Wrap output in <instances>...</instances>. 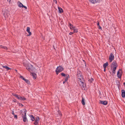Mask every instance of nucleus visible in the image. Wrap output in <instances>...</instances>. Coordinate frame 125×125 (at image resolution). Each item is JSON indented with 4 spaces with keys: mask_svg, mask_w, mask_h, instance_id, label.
<instances>
[{
    "mask_svg": "<svg viewBox=\"0 0 125 125\" xmlns=\"http://www.w3.org/2000/svg\"><path fill=\"white\" fill-rule=\"evenodd\" d=\"M84 101V99L83 98V97H82V104L83 105H84L85 104V103Z\"/></svg>",
    "mask_w": 125,
    "mask_h": 125,
    "instance_id": "6ab92c4d",
    "label": "nucleus"
},
{
    "mask_svg": "<svg viewBox=\"0 0 125 125\" xmlns=\"http://www.w3.org/2000/svg\"><path fill=\"white\" fill-rule=\"evenodd\" d=\"M83 78L78 79V83L79 85L81 86H83Z\"/></svg>",
    "mask_w": 125,
    "mask_h": 125,
    "instance_id": "0eeeda50",
    "label": "nucleus"
},
{
    "mask_svg": "<svg viewBox=\"0 0 125 125\" xmlns=\"http://www.w3.org/2000/svg\"><path fill=\"white\" fill-rule=\"evenodd\" d=\"M20 104L19 105H21L22 106H23V105L21 104Z\"/></svg>",
    "mask_w": 125,
    "mask_h": 125,
    "instance_id": "37998d69",
    "label": "nucleus"
},
{
    "mask_svg": "<svg viewBox=\"0 0 125 125\" xmlns=\"http://www.w3.org/2000/svg\"><path fill=\"white\" fill-rule=\"evenodd\" d=\"M90 2H93V1H94V0H89Z\"/></svg>",
    "mask_w": 125,
    "mask_h": 125,
    "instance_id": "ea45409f",
    "label": "nucleus"
},
{
    "mask_svg": "<svg viewBox=\"0 0 125 125\" xmlns=\"http://www.w3.org/2000/svg\"><path fill=\"white\" fill-rule=\"evenodd\" d=\"M23 112H24V111H22L21 112V114L22 115V116L23 115H24V114L23 113Z\"/></svg>",
    "mask_w": 125,
    "mask_h": 125,
    "instance_id": "c9c22d12",
    "label": "nucleus"
},
{
    "mask_svg": "<svg viewBox=\"0 0 125 125\" xmlns=\"http://www.w3.org/2000/svg\"><path fill=\"white\" fill-rule=\"evenodd\" d=\"M124 85L125 86V82L124 83Z\"/></svg>",
    "mask_w": 125,
    "mask_h": 125,
    "instance_id": "de8ad7c7",
    "label": "nucleus"
},
{
    "mask_svg": "<svg viewBox=\"0 0 125 125\" xmlns=\"http://www.w3.org/2000/svg\"><path fill=\"white\" fill-rule=\"evenodd\" d=\"M63 70V68L61 66H59L57 67L56 70V74H58V73L62 72Z\"/></svg>",
    "mask_w": 125,
    "mask_h": 125,
    "instance_id": "20e7f679",
    "label": "nucleus"
},
{
    "mask_svg": "<svg viewBox=\"0 0 125 125\" xmlns=\"http://www.w3.org/2000/svg\"><path fill=\"white\" fill-rule=\"evenodd\" d=\"M30 117L31 118V119L32 121H33L35 120V119L34 118V117L33 116V115H30Z\"/></svg>",
    "mask_w": 125,
    "mask_h": 125,
    "instance_id": "4be33fe9",
    "label": "nucleus"
},
{
    "mask_svg": "<svg viewBox=\"0 0 125 125\" xmlns=\"http://www.w3.org/2000/svg\"><path fill=\"white\" fill-rule=\"evenodd\" d=\"M13 95L15 96V97H16V98H17L18 96V95L17 94H15L14 95Z\"/></svg>",
    "mask_w": 125,
    "mask_h": 125,
    "instance_id": "72a5a7b5",
    "label": "nucleus"
},
{
    "mask_svg": "<svg viewBox=\"0 0 125 125\" xmlns=\"http://www.w3.org/2000/svg\"><path fill=\"white\" fill-rule=\"evenodd\" d=\"M114 59V56L112 53H111L109 56V61L110 62H111Z\"/></svg>",
    "mask_w": 125,
    "mask_h": 125,
    "instance_id": "423d86ee",
    "label": "nucleus"
},
{
    "mask_svg": "<svg viewBox=\"0 0 125 125\" xmlns=\"http://www.w3.org/2000/svg\"><path fill=\"white\" fill-rule=\"evenodd\" d=\"M32 74L33 78L34 79H35L36 77V74L34 73H32Z\"/></svg>",
    "mask_w": 125,
    "mask_h": 125,
    "instance_id": "f3484780",
    "label": "nucleus"
},
{
    "mask_svg": "<svg viewBox=\"0 0 125 125\" xmlns=\"http://www.w3.org/2000/svg\"><path fill=\"white\" fill-rule=\"evenodd\" d=\"M39 119L40 118L39 117H36V119L35 120V122L34 123V124L35 125H37Z\"/></svg>",
    "mask_w": 125,
    "mask_h": 125,
    "instance_id": "1a4fd4ad",
    "label": "nucleus"
},
{
    "mask_svg": "<svg viewBox=\"0 0 125 125\" xmlns=\"http://www.w3.org/2000/svg\"><path fill=\"white\" fill-rule=\"evenodd\" d=\"M0 46L1 48H3L5 50H7V47L6 46H4L2 45H0Z\"/></svg>",
    "mask_w": 125,
    "mask_h": 125,
    "instance_id": "aec40b11",
    "label": "nucleus"
},
{
    "mask_svg": "<svg viewBox=\"0 0 125 125\" xmlns=\"http://www.w3.org/2000/svg\"><path fill=\"white\" fill-rule=\"evenodd\" d=\"M7 0L9 2H10L11 0Z\"/></svg>",
    "mask_w": 125,
    "mask_h": 125,
    "instance_id": "a19ab883",
    "label": "nucleus"
},
{
    "mask_svg": "<svg viewBox=\"0 0 125 125\" xmlns=\"http://www.w3.org/2000/svg\"><path fill=\"white\" fill-rule=\"evenodd\" d=\"M98 27L99 29L102 30V27L100 26H98Z\"/></svg>",
    "mask_w": 125,
    "mask_h": 125,
    "instance_id": "473e14b6",
    "label": "nucleus"
},
{
    "mask_svg": "<svg viewBox=\"0 0 125 125\" xmlns=\"http://www.w3.org/2000/svg\"><path fill=\"white\" fill-rule=\"evenodd\" d=\"M73 31L74 33H76L78 31L77 29H73Z\"/></svg>",
    "mask_w": 125,
    "mask_h": 125,
    "instance_id": "393cba45",
    "label": "nucleus"
},
{
    "mask_svg": "<svg viewBox=\"0 0 125 125\" xmlns=\"http://www.w3.org/2000/svg\"><path fill=\"white\" fill-rule=\"evenodd\" d=\"M73 32H70V34L71 35V34H73Z\"/></svg>",
    "mask_w": 125,
    "mask_h": 125,
    "instance_id": "58836bf2",
    "label": "nucleus"
},
{
    "mask_svg": "<svg viewBox=\"0 0 125 125\" xmlns=\"http://www.w3.org/2000/svg\"><path fill=\"white\" fill-rule=\"evenodd\" d=\"M120 70H121L120 69V70H119V71H120Z\"/></svg>",
    "mask_w": 125,
    "mask_h": 125,
    "instance_id": "8fccbe9b",
    "label": "nucleus"
},
{
    "mask_svg": "<svg viewBox=\"0 0 125 125\" xmlns=\"http://www.w3.org/2000/svg\"><path fill=\"white\" fill-rule=\"evenodd\" d=\"M76 75L78 79L83 78V77L81 72L79 70H78Z\"/></svg>",
    "mask_w": 125,
    "mask_h": 125,
    "instance_id": "7ed1b4c3",
    "label": "nucleus"
},
{
    "mask_svg": "<svg viewBox=\"0 0 125 125\" xmlns=\"http://www.w3.org/2000/svg\"><path fill=\"white\" fill-rule=\"evenodd\" d=\"M93 81V79L91 78V79L89 80V81L90 83H92Z\"/></svg>",
    "mask_w": 125,
    "mask_h": 125,
    "instance_id": "c85d7f7f",
    "label": "nucleus"
},
{
    "mask_svg": "<svg viewBox=\"0 0 125 125\" xmlns=\"http://www.w3.org/2000/svg\"><path fill=\"white\" fill-rule=\"evenodd\" d=\"M69 25L70 26V27L71 29H72V28H71V27H72V28H74V27H73V25L72 24H71L70 23H69Z\"/></svg>",
    "mask_w": 125,
    "mask_h": 125,
    "instance_id": "5701e85b",
    "label": "nucleus"
},
{
    "mask_svg": "<svg viewBox=\"0 0 125 125\" xmlns=\"http://www.w3.org/2000/svg\"><path fill=\"white\" fill-rule=\"evenodd\" d=\"M53 1L55 2V3L56 4L57 3V1L56 0H53Z\"/></svg>",
    "mask_w": 125,
    "mask_h": 125,
    "instance_id": "4c0bfd02",
    "label": "nucleus"
},
{
    "mask_svg": "<svg viewBox=\"0 0 125 125\" xmlns=\"http://www.w3.org/2000/svg\"><path fill=\"white\" fill-rule=\"evenodd\" d=\"M120 73L119 71H118L117 73V77L119 78H120L121 77V74H120Z\"/></svg>",
    "mask_w": 125,
    "mask_h": 125,
    "instance_id": "dca6fc26",
    "label": "nucleus"
},
{
    "mask_svg": "<svg viewBox=\"0 0 125 125\" xmlns=\"http://www.w3.org/2000/svg\"><path fill=\"white\" fill-rule=\"evenodd\" d=\"M106 68H104V72H105V71H106Z\"/></svg>",
    "mask_w": 125,
    "mask_h": 125,
    "instance_id": "c03bdc74",
    "label": "nucleus"
},
{
    "mask_svg": "<svg viewBox=\"0 0 125 125\" xmlns=\"http://www.w3.org/2000/svg\"><path fill=\"white\" fill-rule=\"evenodd\" d=\"M58 8L59 10V13H61L63 12V10L60 7H58Z\"/></svg>",
    "mask_w": 125,
    "mask_h": 125,
    "instance_id": "f8f14e48",
    "label": "nucleus"
},
{
    "mask_svg": "<svg viewBox=\"0 0 125 125\" xmlns=\"http://www.w3.org/2000/svg\"><path fill=\"white\" fill-rule=\"evenodd\" d=\"M13 101L14 102H16V100H13Z\"/></svg>",
    "mask_w": 125,
    "mask_h": 125,
    "instance_id": "a18cd8bd",
    "label": "nucleus"
},
{
    "mask_svg": "<svg viewBox=\"0 0 125 125\" xmlns=\"http://www.w3.org/2000/svg\"><path fill=\"white\" fill-rule=\"evenodd\" d=\"M3 15L4 16L5 18H7L8 15H7L6 14L4 13L3 14Z\"/></svg>",
    "mask_w": 125,
    "mask_h": 125,
    "instance_id": "a878e982",
    "label": "nucleus"
},
{
    "mask_svg": "<svg viewBox=\"0 0 125 125\" xmlns=\"http://www.w3.org/2000/svg\"><path fill=\"white\" fill-rule=\"evenodd\" d=\"M14 117L15 118H16V119H17V115H14Z\"/></svg>",
    "mask_w": 125,
    "mask_h": 125,
    "instance_id": "2f4dec72",
    "label": "nucleus"
},
{
    "mask_svg": "<svg viewBox=\"0 0 125 125\" xmlns=\"http://www.w3.org/2000/svg\"><path fill=\"white\" fill-rule=\"evenodd\" d=\"M108 65V63L107 62H106V63H104L103 65V67L104 68H106V66H107Z\"/></svg>",
    "mask_w": 125,
    "mask_h": 125,
    "instance_id": "a211bd4d",
    "label": "nucleus"
},
{
    "mask_svg": "<svg viewBox=\"0 0 125 125\" xmlns=\"http://www.w3.org/2000/svg\"><path fill=\"white\" fill-rule=\"evenodd\" d=\"M97 22H98V23L97 24V25L98 26H100L99 22L98 21Z\"/></svg>",
    "mask_w": 125,
    "mask_h": 125,
    "instance_id": "e433bc0d",
    "label": "nucleus"
},
{
    "mask_svg": "<svg viewBox=\"0 0 125 125\" xmlns=\"http://www.w3.org/2000/svg\"><path fill=\"white\" fill-rule=\"evenodd\" d=\"M58 113L59 114V115L60 116H61L62 115L60 113V111H59L58 112Z\"/></svg>",
    "mask_w": 125,
    "mask_h": 125,
    "instance_id": "7c9ffc66",
    "label": "nucleus"
},
{
    "mask_svg": "<svg viewBox=\"0 0 125 125\" xmlns=\"http://www.w3.org/2000/svg\"><path fill=\"white\" fill-rule=\"evenodd\" d=\"M3 67L4 68H5L6 69L7 71H8V70H10L11 69V68H9L7 66H3Z\"/></svg>",
    "mask_w": 125,
    "mask_h": 125,
    "instance_id": "2eb2a0df",
    "label": "nucleus"
},
{
    "mask_svg": "<svg viewBox=\"0 0 125 125\" xmlns=\"http://www.w3.org/2000/svg\"><path fill=\"white\" fill-rule=\"evenodd\" d=\"M66 82H65V81L63 82V83H64Z\"/></svg>",
    "mask_w": 125,
    "mask_h": 125,
    "instance_id": "49530a36",
    "label": "nucleus"
},
{
    "mask_svg": "<svg viewBox=\"0 0 125 125\" xmlns=\"http://www.w3.org/2000/svg\"><path fill=\"white\" fill-rule=\"evenodd\" d=\"M12 114L13 115H15V114L14 113V111H12Z\"/></svg>",
    "mask_w": 125,
    "mask_h": 125,
    "instance_id": "79ce46f5",
    "label": "nucleus"
},
{
    "mask_svg": "<svg viewBox=\"0 0 125 125\" xmlns=\"http://www.w3.org/2000/svg\"><path fill=\"white\" fill-rule=\"evenodd\" d=\"M18 6L20 7H22L23 6V5L22 4V3L20 2L19 1L18 2Z\"/></svg>",
    "mask_w": 125,
    "mask_h": 125,
    "instance_id": "4468645a",
    "label": "nucleus"
},
{
    "mask_svg": "<svg viewBox=\"0 0 125 125\" xmlns=\"http://www.w3.org/2000/svg\"><path fill=\"white\" fill-rule=\"evenodd\" d=\"M24 81L28 84H30V82L28 80H27L26 79H25L24 80Z\"/></svg>",
    "mask_w": 125,
    "mask_h": 125,
    "instance_id": "412c9836",
    "label": "nucleus"
},
{
    "mask_svg": "<svg viewBox=\"0 0 125 125\" xmlns=\"http://www.w3.org/2000/svg\"><path fill=\"white\" fill-rule=\"evenodd\" d=\"M26 100V98L24 97H21V100H22L23 101L25 100Z\"/></svg>",
    "mask_w": 125,
    "mask_h": 125,
    "instance_id": "b1692460",
    "label": "nucleus"
},
{
    "mask_svg": "<svg viewBox=\"0 0 125 125\" xmlns=\"http://www.w3.org/2000/svg\"><path fill=\"white\" fill-rule=\"evenodd\" d=\"M122 96L123 97H125V91L124 90H123L121 91Z\"/></svg>",
    "mask_w": 125,
    "mask_h": 125,
    "instance_id": "9b49d317",
    "label": "nucleus"
},
{
    "mask_svg": "<svg viewBox=\"0 0 125 125\" xmlns=\"http://www.w3.org/2000/svg\"><path fill=\"white\" fill-rule=\"evenodd\" d=\"M70 78L69 75V74H67L66 76V77L65 79V82H66L68 80V79Z\"/></svg>",
    "mask_w": 125,
    "mask_h": 125,
    "instance_id": "ddd939ff",
    "label": "nucleus"
},
{
    "mask_svg": "<svg viewBox=\"0 0 125 125\" xmlns=\"http://www.w3.org/2000/svg\"><path fill=\"white\" fill-rule=\"evenodd\" d=\"M118 66V65L116 62V61H113L111 64V70L112 72V74L114 75L116 73V70L117 67Z\"/></svg>",
    "mask_w": 125,
    "mask_h": 125,
    "instance_id": "f257e3e1",
    "label": "nucleus"
},
{
    "mask_svg": "<svg viewBox=\"0 0 125 125\" xmlns=\"http://www.w3.org/2000/svg\"><path fill=\"white\" fill-rule=\"evenodd\" d=\"M30 27H28L27 28L26 31L27 32H28L29 34L28 35H27V36H31V32L30 31Z\"/></svg>",
    "mask_w": 125,
    "mask_h": 125,
    "instance_id": "9d476101",
    "label": "nucleus"
},
{
    "mask_svg": "<svg viewBox=\"0 0 125 125\" xmlns=\"http://www.w3.org/2000/svg\"><path fill=\"white\" fill-rule=\"evenodd\" d=\"M61 74L62 76L63 77L65 76L66 75L65 73H61Z\"/></svg>",
    "mask_w": 125,
    "mask_h": 125,
    "instance_id": "bb28decb",
    "label": "nucleus"
},
{
    "mask_svg": "<svg viewBox=\"0 0 125 125\" xmlns=\"http://www.w3.org/2000/svg\"><path fill=\"white\" fill-rule=\"evenodd\" d=\"M20 78L23 80H24L25 79L22 76L20 75Z\"/></svg>",
    "mask_w": 125,
    "mask_h": 125,
    "instance_id": "cd10ccee",
    "label": "nucleus"
},
{
    "mask_svg": "<svg viewBox=\"0 0 125 125\" xmlns=\"http://www.w3.org/2000/svg\"><path fill=\"white\" fill-rule=\"evenodd\" d=\"M23 64L24 66L26 67V69L30 72H32L34 70V68L33 66L30 63L23 62Z\"/></svg>",
    "mask_w": 125,
    "mask_h": 125,
    "instance_id": "f03ea898",
    "label": "nucleus"
},
{
    "mask_svg": "<svg viewBox=\"0 0 125 125\" xmlns=\"http://www.w3.org/2000/svg\"><path fill=\"white\" fill-rule=\"evenodd\" d=\"M110 74H111V72H110Z\"/></svg>",
    "mask_w": 125,
    "mask_h": 125,
    "instance_id": "09e8293b",
    "label": "nucleus"
},
{
    "mask_svg": "<svg viewBox=\"0 0 125 125\" xmlns=\"http://www.w3.org/2000/svg\"><path fill=\"white\" fill-rule=\"evenodd\" d=\"M21 96L20 95H19L17 97V98L18 99H19L20 100H21Z\"/></svg>",
    "mask_w": 125,
    "mask_h": 125,
    "instance_id": "c756f323",
    "label": "nucleus"
},
{
    "mask_svg": "<svg viewBox=\"0 0 125 125\" xmlns=\"http://www.w3.org/2000/svg\"><path fill=\"white\" fill-rule=\"evenodd\" d=\"M99 103L104 105H106L107 104V102L106 101H103L100 100L99 101Z\"/></svg>",
    "mask_w": 125,
    "mask_h": 125,
    "instance_id": "6e6552de",
    "label": "nucleus"
},
{
    "mask_svg": "<svg viewBox=\"0 0 125 125\" xmlns=\"http://www.w3.org/2000/svg\"><path fill=\"white\" fill-rule=\"evenodd\" d=\"M26 110H25L24 111L23 113L24 114V115L22 116V117L23 118V121L24 122H26L27 120L26 117Z\"/></svg>",
    "mask_w": 125,
    "mask_h": 125,
    "instance_id": "39448f33",
    "label": "nucleus"
},
{
    "mask_svg": "<svg viewBox=\"0 0 125 125\" xmlns=\"http://www.w3.org/2000/svg\"><path fill=\"white\" fill-rule=\"evenodd\" d=\"M24 7L25 9H27V7L24 6L23 5V6L22 7V8Z\"/></svg>",
    "mask_w": 125,
    "mask_h": 125,
    "instance_id": "f704fd0d",
    "label": "nucleus"
}]
</instances>
